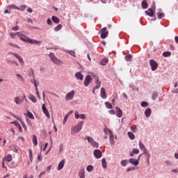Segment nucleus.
<instances>
[{"label":"nucleus","instance_id":"1","mask_svg":"<svg viewBox=\"0 0 178 178\" xmlns=\"http://www.w3.org/2000/svg\"><path fill=\"white\" fill-rule=\"evenodd\" d=\"M16 35L19 38L21 41H23L24 42H29V44H32L34 45H40V44H42V42L40 40H35L34 39H31L30 38L24 35V32H18V33H11L10 37L11 38H15Z\"/></svg>","mask_w":178,"mask_h":178},{"label":"nucleus","instance_id":"2","mask_svg":"<svg viewBox=\"0 0 178 178\" xmlns=\"http://www.w3.org/2000/svg\"><path fill=\"white\" fill-rule=\"evenodd\" d=\"M104 132L105 134H109L110 143L112 145H113V144L116 143V141H115V136H113V132H112V131L108 128H105L104 129Z\"/></svg>","mask_w":178,"mask_h":178},{"label":"nucleus","instance_id":"3","mask_svg":"<svg viewBox=\"0 0 178 178\" xmlns=\"http://www.w3.org/2000/svg\"><path fill=\"white\" fill-rule=\"evenodd\" d=\"M49 57L50 58L51 62H53V63H54L55 65L63 64V62H62V60H60L59 58L55 56V54L54 53H50L49 54Z\"/></svg>","mask_w":178,"mask_h":178},{"label":"nucleus","instance_id":"4","mask_svg":"<svg viewBox=\"0 0 178 178\" xmlns=\"http://www.w3.org/2000/svg\"><path fill=\"white\" fill-rule=\"evenodd\" d=\"M83 124H84V121H81L78 123V124L74 127L72 128V134L74 133H79L83 129Z\"/></svg>","mask_w":178,"mask_h":178},{"label":"nucleus","instance_id":"5","mask_svg":"<svg viewBox=\"0 0 178 178\" xmlns=\"http://www.w3.org/2000/svg\"><path fill=\"white\" fill-rule=\"evenodd\" d=\"M86 140H88V143L93 147L94 148H98L99 147V144L98 142H95L94 138H91L90 136H86Z\"/></svg>","mask_w":178,"mask_h":178},{"label":"nucleus","instance_id":"6","mask_svg":"<svg viewBox=\"0 0 178 178\" xmlns=\"http://www.w3.org/2000/svg\"><path fill=\"white\" fill-rule=\"evenodd\" d=\"M146 15L149 16L150 17H154V15H155V6H152V8H149L145 11Z\"/></svg>","mask_w":178,"mask_h":178},{"label":"nucleus","instance_id":"7","mask_svg":"<svg viewBox=\"0 0 178 178\" xmlns=\"http://www.w3.org/2000/svg\"><path fill=\"white\" fill-rule=\"evenodd\" d=\"M74 94L76 92L74 90H71L65 95V101H72L74 98Z\"/></svg>","mask_w":178,"mask_h":178},{"label":"nucleus","instance_id":"8","mask_svg":"<svg viewBox=\"0 0 178 178\" xmlns=\"http://www.w3.org/2000/svg\"><path fill=\"white\" fill-rule=\"evenodd\" d=\"M8 55H13V56L17 58V59L19 60L20 65H24V61H23V58L19 54L10 51L8 53Z\"/></svg>","mask_w":178,"mask_h":178},{"label":"nucleus","instance_id":"9","mask_svg":"<svg viewBox=\"0 0 178 178\" xmlns=\"http://www.w3.org/2000/svg\"><path fill=\"white\" fill-rule=\"evenodd\" d=\"M106 30H107L106 27H104L100 30L101 38L102 40H104V38H106L108 37V34H109V33Z\"/></svg>","mask_w":178,"mask_h":178},{"label":"nucleus","instance_id":"10","mask_svg":"<svg viewBox=\"0 0 178 178\" xmlns=\"http://www.w3.org/2000/svg\"><path fill=\"white\" fill-rule=\"evenodd\" d=\"M149 65L151 66V69L152 72H155L156 69H158V63L155 61V60L152 59L149 60Z\"/></svg>","mask_w":178,"mask_h":178},{"label":"nucleus","instance_id":"11","mask_svg":"<svg viewBox=\"0 0 178 178\" xmlns=\"http://www.w3.org/2000/svg\"><path fill=\"white\" fill-rule=\"evenodd\" d=\"M92 81V78H91V75H88L86 76L85 80H84V86L86 87H88L90 86V83Z\"/></svg>","mask_w":178,"mask_h":178},{"label":"nucleus","instance_id":"12","mask_svg":"<svg viewBox=\"0 0 178 178\" xmlns=\"http://www.w3.org/2000/svg\"><path fill=\"white\" fill-rule=\"evenodd\" d=\"M42 109L45 116H47V118L49 119L51 118V115H49V112L48 111V109L47 108V106H45V104H43L42 105Z\"/></svg>","mask_w":178,"mask_h":178},{"label":"nucleus","instance_id":"13","mask_svg":"<svg viewBox=\"0 0 178 178\" xmlns=\"http://www.w3.org/2000/svg\"><path fill=\"white\" fill-rule=\"evenodd\" d=\"M93 155L97 159H99L102 157V152L99 149H95L93 152Z\"/></svg>","mask_w":178,"mask_h":178},{"label":"nucleus","instance_id":"14","mask_svg":"<svg viewBox=\"0 0 178 178\" xmlns=\"http://www.w3.org/2000/svg\"><path fill=\"white\" fill-rule=\"evenodd\" d=\"M24 101V99L21 98L19 96H17L14 98V102L16 105H22Z\"/></svg>","mask_w":178,"mask_h":178},{"label":"nucleus","instance_id":"15","mask_svg":"<svg viewBox=\"0 0 178 178\" xmlns=\"http://www.w3.org/2000/svg\"><path fill=\"white\" fill-rule=\"evenodd\" d=\"M115 111L118 118H122V116H123V111H122V109H120V108L116 107Z\"/></svg>","mask_w":178,"mask_h":178},{"label":"nucleus","instance_id":"16","mask_svg":"<svg viewBox=\"0 0 178 178\" xmlns=\"http://www.w3.org/2000/svg\"><path fill=\"white\" fill-rule=\"evenodd\" d=\"M75 77L76 79H77V80L83 81V79H84V75H83L81 72H79L75 74Z\"/></svg>","mask_w":178,"mask_h":178},{"label":"nucleus","instance_id":"17","mask_svg":"<svg viewBox=\"0 0 178 178\" xmlns=\"http://www.w3.org/2000/svg\"><path fill=\"white\" fill-rule=\"evenodd\" d=\"M93 77L95 79L96 84H97V86H95V88L98 89L99 88V87H101V81H99L97 75H95Z\"/></svg>","mask_w":178,"mask_h":178},{"label":"nucleus","instance_id":"18","mask_svg":"<svg viewBox=\"0 0 178 178\" xmlns=\"http://www.w3.org/2000/svg\"><path fill=\"white\" fill-rule=\"evenodd\" d=\"M151 113H152V110H151L150 108H147L145 111V116H146V118H149L151 116Z\"/></svg>","mask_w":178,"mask_h":178},{"label":"nucleus","instance_id":"19","mask_svg":"<svg viewBox=\"0 0 178 178\" xmlns=\"http://www.w3.org/2000/svg\"><path fill=\"white\" fill-rule=\"evenodd\" d=\"M106 91L104 88H101V97L103 98V99H106Z\"/></svg>","mask_w":178,"mask_h":178},{"label":"nucleus","instance_id":"20","mask_svg":"<svg viewBox=\"0 0 178 178\" xmlns=\"http://www.w3.org/2000/svg\"><path fill=\"white\" fill-rule=\"evenodd\" d=\"M63 166H65V159L62 160L58 166V170H62L63 169Z\"/></svg>","mask_w":178,"mask_h":178},{"label":"nucleus","instance_id":"21","mask_svg":"<svg viewBox=\"0 0 178 178\" xmlns=\"http://www.w3.org/2000/svg\"><path fill=\"white\" fill-rule=\"evenodd\" d=\"M32 141H33V145H35V147L38 145V140H37V136L33 135Z\"/></svg>","mask_w":178,"mask_h":178},{"label":"nucleus","instance_id":"22","mask_svg":"<svg viewBox=\"0 0 178 178\" xmlns=\"http://www.w3.org/2000/svg\"><path fill=\"white\" fill-rule=\"evenodd\" d=\"M102 165L103 169H106L108 168V163H106V159H102Z\"/></svg>","mask_w":178,"mask_h":178},{"label":"nucleus","instance_id":"23","mask_svg":"<svg viewBox=\"0 0 178 178\" xmlns=\"http://www.w3.org/2000/svg\"><path fill=\"white\" fill-rule=\"evenodd\" d=\"M129 162L132 165H134V166H137V165H138V160H136V159H130Z\"/></svg>","mask_w":178,"mask_h":178},{"label":"nucleus","instance_id":"24","mask_svg":"<svg viewBox=\"0 0 178 178\" xmlns=\"http://www.w3.org/2000/svg\"><path fill=\"white\" fill-rule=\"evenodd\" d=\"M51 20H52V22H54V23H56V24H59L60 22L59 18H58V17H56V16H52Z\"/></svg>","mask_w":178,"mask_h":178},{"label":"nucleus","instance_id":"25","mask_svg":"<svg viewBox=\"0 0 178 178\" xmlns=\"http://www.w3.org/2000/svg\"><path fill=\"white\" fill-rule=\"evenodd\" d=\"M79 176L80 178H86V172L83 169L79 171Z\"/></svg>","mask_w":178,"mask_h":178},{"label":"nucleus","instance_id":"26","mask_svg":"<svg viewBox=\"0 0 178 178\" xmlns=\"http://www.w3.org/2000/svg\"><path fill=\"white\" fill-rule=\"evenodd\" d=\"M28 98H29V99H30L31 101H32V102H34V104H35V102H37V98H35V97H34V95H29L28 96Z\"/></svg>","mask_w":178,"mask_h":178},{"label":"nucleus","instance_id":"27","mask_svg":"<svg viewBox=\"0 0 178 178\" xmlns=\"http://www.w3.org/2000/svg\"><path fill=\"white\" fill-rule=\"evenodd\" d=\"M17 119L21 122V124H22V127L24 128V129L26 131H27V126L26 125L24 122L22 121V118H17Z\"/></svg>","mask_w":178,"mask_h":178},{"label":"nucleus","instance_id":"28","mask_svg":"<svg viewBox=\"0 0 178 178\" xmlns=\"http://www.w3.org/2000/svg\"><path fill=\"white\" fill-rule=\"evenodd\" d=\"M141 6H142L143 9H147V8H148V3H147V0H144L142 2Z\"/></svg>","mask_w":178,"mask_h":178},{"label":"nucleus","instance_id":"29","mask_svg":"<svg viewBox=\"0 0 178 178\" xmlns=\"http://www.w3.org/2000/svg\"><path fill=\"white\" fill-rule=\"evenodd\" d=\"M108 58H104L100 61V65H102V66H105L106 63H108Z\"/></svg>","mask_w":178,"mask_h":178},{"label":"nucleus","instance_id":"30","mask_svg":"<svg viewBox=\"0 0 178 178\" xmlns=\"http://www.w3.org/2000/svg\"><path fill=\"white\" fill-rule=\"evenodd\" d=\"M157 16L159 19H163V17H165V14L162 13V11H159L157 13Z\"/></svg>","mask_w":178,"mask_h":178},{"label":"nucleus","instance_id":"31","mask_svg":"<svg viewBox=\"0 0 178 178\" xmlns=\"http://www.w3.org/2000/svg\"><path fill=\"white\" fill-rule=\"evenodd\" d=\"M139 147H140V149H143V151H144V152H145V151H147L145 146H144V144H143V143H141V141L139 142Z\"/></svg>","mask_w":178,"mask_h":178},{"label":"nucleus","instance_id":"32","mask_svg":"<svg viewBox=\"0 0 178 178\" xmlns=\"http://www.w3.org/2000/svg\"><path fill=\"white\" fill-rule=\"evenodd\" d=\"M128 136L131 140H134V138H136V136H134V134H133V132H128Z\"/></svg>","mask_w":178,"mask_h":178},{"label":"nucleus","instance_id":"33","mask_svg":"<svg viewBox=\"0 0 178 178\" xmlns=\"http://www.w3.org/2000/svg\"><path fill=\"white\" fill-rule=\"evenodd\" d=\"M156 98H158V92H154L152 96V99H153V101H155Z\"/></svg>","mask_w":178,"mask_h":178},{"label":"nucleus","instance_id":"34","mask_svg":"<svg viewBox=\"0 0 178 178\" xmlns=\"http://www.w3.org/2000/svg\"><path fill=\"white\" fill-rule=\"evenodd\" d=\"M86 170L88 172H92V170H94V166H92L91 165H88L86 168Z\"/></svg>","mask_w":178,"mask_h":178},{"label":"nucleus","instance_id":"35","mask_svg":"<svg viewBox=\"0 0 178 178\" xmlns=\"http://www.w3.org/2000/svg\"><path fill=\"white\" fill-rule=\"evenodd\" d=\"M27 116L28 118H29V119H34V115H33V113L29 111H27Z\"/></svg>","mask_w":178,"mask_h":178},{"label":"nucleus","instance_id":"36","mask_svg":"<svg viewBox=\"0 0 178 178\" xmlns=\"http://www.w3.org/2000/svg\"><path fill=\"white\" fill-rule=\"evenodd\" d=\"M5 160L7 161V162H10L12 161V155L10 154H8V156H6L5 157Z\"/></svg>","mask_w":178,"mask_h":178},{"label":"nucleus","instance_id":"37","mask_svg":"<svg viewBox=\"0 0 178 178\" xmlns=\"http://www.w3.org/2000/svg\"><path fill=\"white\" fill-rule=\"evenodd\" d=\"M67 54H69L71 55L72 56H74V58H76V52H74V51L68 50V51H67Z\"/></svg>","mask_w":178,"mask_h":178},{"label":"nucleus","instance_id":"38","mask_svg":"<svg viewBox=\"0 0 178 178\" xmlns=\"http://www.w3.org/2000/svg\"><path fill=\"white\" fill-rule=\"evenodd\" d=\"M132 58L133 57L131 56V54H129L125 56V60H127V62H130V60H131Z\"/></svg>","mask_w":178,"mask_h":178},{"label":"nucleus","instance_id":"39","mask_svg":"<svg viewBox=\"0 0 178 178\" xmlns=\"http://www.w3.org/2000/svg\"><path fill=\"white\" fill-rule=\"evenodd\" d=\"M62 29V24H58L54 28V31H59Z\"/></svg>","mask_w":178,"mask_h":178},{"label":"nucleus","instance_id":"40","mask_svg":"<svg viewBox=\"0 0 178 178\" xmlns=\"http://www.w3.org/2000/svg\"><path fill=\"white\" fill-rule=\"evenodd\" d=\"M171 54L169 51H164L163 53V56H165V58H168V56H170Z\"/></svg>","mask_w":178,"mask_h":178},{"label":"nucleus","instance_id":"41","mask_svg":"<svg viewBox=\"0 0 178 178\" xmlns=\"http://www.w3.org/2000/svg\"><path fill=\"white\" fill-rule=\"evenodd\" d=\"M140 105H141V106L143 108H147V106H148V102H142Z\"/></svg>","mask_w":178,"mask_h":178},{"label":"nucleus","instance_id":"42","mask_svg":"<svg viewBox=\"0 0 178 178\" xmlns=\"http://www.w3.org/2000/svg\"><path fill=\"white\" fill-rule=\"evenodd\" d=\"M105 105L108 109H112V104L108 102H105Z\"/></svg>","mask_w":178,"mask_h":178},{"label":"nucleus","instance_id":"43","mask_svg":"<svg viewBox=\"0 0 178 178\" xmlns=\"http://www.w3.org/2000/svg\"><path fill=\"white\" fill-rule=\"evenodd\" d=\"M29 159L31 162H33V151L29 149Z\"/></svg>","mask_w":178,"mask_h":178},{"label":"nucleus","instance_id":"44","mask_svg":"<svg viewBox=\"0 0 178 178\" xmlns=\"http://www.w3.org/2000/svg\"><path fill=\"white\" fill-rule=\"evenodd\" d=\"M10 8H11V9H17V10H20V8L15 5H10Z\"/></svg>","mask_w":178,"mask_h":178},{"label":"nucleus","instance_id":"45","mask_svg":"<svg viewBox=\"0 0 178 178\" xmlns=\"http://www.w3.org/2000/svg\"><path fill=\"white\" fill-rule=\"evenodd\" d=\"M67 118H69V113H67L63 119V124H65V123H66L67 120Z\"/></svg>","mask_w":178,"mask_h":178},{"label":"nucleus","instance_id":"46","mask_svg":"<svg viewBox=\"0 0 178 178\" xmlns=\"http://www.w3.org/2000/svg\"><path fill=\"white\" fill-rule=\"evenodd\" d=\"M26 9H27V6L26 5H22L19 8L20 10H26Z\"/></svg>","mask_w":178,"mask_h":178},{"label":"nucleus","instance_id":"47","mask_svg":"<svg viewBox=\"0 0 178 178\" xmlns=\"http://www.w3.org/2000/svg\"><path fill=\"white\" fill-rule=\"evenodd\" d=\"M35 88V90H37V88H38V84H37V81H35V79H33V82H32Z\"/></svg>","mask_w":178,"mask_h":178},{"label":"nucleus","instance_id":"48","mask_svg":"<svg viewBox=\"0 0 178 178\" xmlns=\"http://www.w3.org/2000/svg\"><path fill=\"white\" fill-rule=\"evenodd\" d=\"M121 165H122V166H126V165H127V161H126V160H122V161H121Z\"/></svg>","mask_w":178,"mask_h":178},{"label":"nucleus","instance_id":"49","mask_svg":"<svg viewBox=\"0 0 178 178\" xmlns=\"http://www.w3.org/2000/svg\"><path fill=\"white\" fill-rule=\"evenodd\" d=\"M35 93H36L38 98H39V99H40V98H41V97L40 96V92L38 91V88L35 89Z\"/></svg>","mask_w":178,"mask_h":178},{"label":"nucleus","instance_id":"50","mask_svg":"<svg viewBox=\"0 0 178 178\" xmlns=\"http://www.w3.org/2000/svg\"><path fill=\"white\" fill-rule=\"evenodd\" d=\"M79 118L82 119L83 120H86V114L79 115Z\"/></svg>","mask_w":178,"mask_h":178},{"label":"nucleus","instance_id":"51","mask_svg":"<svg viewBox=\"0 0 178 178\" xmlns=\"http://www.w3.org/2000/svg\"><path fill=\"white\" fill-rule=\"evenodd\" d=\"M8 63H13L14 65H16V66H19V63H17V61H10V60H8Z\"/></svg>","mask_w":178,"mask_h":178},{"label":"nucleus","instance_id":"52","mask_svg":"<svg viewBox=\"0 0 178 178\" xmlns=\"http://www.w3.org/2000/svg\"><path fill=\"white\" fill-rule=\"evenodd\" d=\"M10 123L12 124H15V126H16V127H17V126H19L20 124H19V122L17 121L11 122Z\"/></svg>","mask_w":178,"mask_h":178},{"label":"nucleus","instance_id":"53","mask_svg":"<svg viewBox=\"0 0 178 178\" xmlns=\"http://www.w3.org/2000/svg\"><path fill=\"white\" fill-rule=\"evenodd\" d=\"M74 115H75V119H79V118H80V115H79L78 111H75Z\"/></svg>","mask_w":178,"mask_h":178},{"label":"nucleus","instance_id":"54","mask_svg":"<svg viewBox=\"0 0 178 178\" xmlns=\"http://www.w3.org/2000/svg\"><path fill=\"white\" fill-rule=\"evenodd\" d=\"M133 152L136 154H140V150L138 149H134Z\"/></svg>","mask_w":178,"mask_h":178},{"label":"nucleus","instance_id":"55","mask_svg":"<svg viewBox=\"0 0 178 178\" xmlns=\"http://www.w3.org/2000/svg\"><path fill=\"white\" fill-rule=\"evenodd\" d=\"M38 161H42V156H41V154H38Z\"/></svg>","mask_w":178,"mask_h":178},{"label":"nucleus","instance_id":"56","mask_svg":"<svg viewBox=\"0 0 178 178\" xmlns=\"http://www.w3.org/2000/svg\"><path fill=\"white\" fill-rule=\"evenodd\" d=\"M47 24H49V26H51L52 24V21H51V19H47Z\"/></svg>","mask_w":178,"mask_h":178},{"label":"nucleus","instance_id":"57","mask_svg":"<svg viewBox=\"0 0 178 178\" xmlns=\"http://www.w3.org/2000/svg\"><path fill=\"white\" fill-rule=\"evenodd\" d=\"M108 113L111 114V115H115V110H110L108 111Z\"/></svg>","mask_w":178,"mask_h":178},{"label":"nucleus","instance_id":"58","mask_svg":"<svg viewBox=\"0 0 178 178\" xmlns=\"http://www.w3.org/2000/svg\"><path fill=\"white\" fill-rule=\"evenodd\" d=\"M19 129V131L22 133L23 131V129L22 128V126L19 124L17 127Z\"/></svg>","mask_w":178,"mask_h":178},{"label":"nucleus","instance_id":"59","mask_svg":"<svg viewBox=\"0 0 178 178\" xmlns=\"http://www.w3.org/2000/svg\"><path fill=\"white\" fill-rule=\"evenodd\" d=\"M12 30H13V31H17V30H19V26L13 27Z\"/></svg>","mask_w":178,"mask_h":178},{"label":"nucleus","instance_id":"60","mask_svg":"<svg viewBox=\"0 0 178 178\" xmlns=\"http://www.w3.org/2000/svg\"><path fill=\"white\" fill-rule=\"evenodd\" d=\"M26 22H27V23H31V24H33V20L31 19H30V18H28L26 19Z\"/></svg>","mask_w":178,"mask_h":178},{"label":"nucleus","instance_id":"61","mask_svg":"<svg viewBox=\"0 0 178 178\" xmlns=\"http://www.w3.org/2000/svg\"><path fill=\"white\" fill-rule=\"evenodd\" d=\"M44 175H45V171H43L40 174L39 178H41L42 176H44Z\"/></svg>","mask_w":178,"mask_h":178},{"label":"nucleus","instance_id":"62","mask_svg":"<svg viewBox=\"0 0 178 178\" xmlns=\"http://www.w3.org/2000/svg\"><path fill=\"white\" fill-rule=\"evenodd\" d=\"M27 12H29V13H33V9H31V8H29L27 9Z\"/></svg>","mask_w":178,"mask_h":178},{"label":"nucleus","instance_id":"63","mask_svg":"<svg viewBox=\"0 0 178 178\" xmlns=\"http://www.w3.org/2000/svg\"><path fill=\"white\" fill-rule=\"evenodd\" d=\"M172 173H178V169H173L172 170Z\"/></svg>","mask_w":178,"mask_h":178},{"label":"nucleus","instance_id":"64","mask_svg":"<svg viewBox=\"0 0 178 178\" xmlns=\"http://www.w3.org/2000/svg\"><path fill=\"white\" fill-rule=\"evenodd\" d=\"M175 42L178 44V36H175Z\"/></svg>","mask_w":178,"mask_h":178}]
</instances>
